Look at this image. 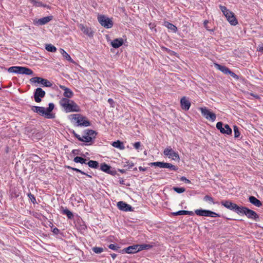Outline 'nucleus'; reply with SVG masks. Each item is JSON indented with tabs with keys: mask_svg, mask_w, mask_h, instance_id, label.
I'll use <instances>...</instances> for the list:
<instances>
[{
	"mask_svg": "<svg viewBox=\"0 0 263 263\" xmlns=\"http://www.w3.org/2000/svg\"><path fill=\"white\" fill-rule=\"evenodd\" d=\"M79 114L70 115L69 116V119H70L71 120H77V121H78V118L79 117Z\"/></svg>",
	"mask_w": 263,
	"mask_h": 263,
	"instance_id": "obj_48",
	"label": "nucleus"
},
{
	"mask_svg": "<svg viewBox=\"0 0 263 263\" xmlns=\"http://www.w3.org/2000/svg\"><path fill=\"white\" fill-rule=\"evenodd\" d=\"M222 204L228 209L233 210L237 214H240L241 206H238L236 204L229 201H224L221 202Z\"/></svg>",
	"mask_w": 263,
	"mask_h": 263,
	"instance_id": "obj_7",
	"label": "nucleus"
},
{
	"mask_svg": "<svg viewBox=\"0 0 263 263\" xmlns=\"http://www.w3.org/2000/svg\"><path fill=\"white\" fill-rule=\"evenodd\" d=\"M140 146H141V143L140 142H137L134 144V147L136 149H138Z\"/></svg>",
	"mask_w": 263,
	"mask_h": 263,
	"instance_id": "obj_51",
	"label": "nucleus"
},
{
	"mask_svg": "<svg viewBox=\"0 0 263 263\" xmlns=\"http://www.w3.org/2000/svg\"><path fill=\"white\" fill-rule=\"evenodd\" d=\"M65 167H66L68 169H70V170H72L76 172L77 173H81V174L85 175L89 178H92V176L88 174L87 173H85V172H84L79 168H77L76 167H72L71 166H68V165L65 166Z\"/></svg>",
	"mask_w": 263,
	"mask_h": 263,
	"instance_id": "obj_30",
	"label": "nucleus"
},
{
	"mask_svg": "<svg viewBox=\"0 0 263 263\" xmlns=\"http://www.w3.org/2000/svg\"><path fill=\"white\" fill-rule=\"evenodd\" d=\"M180 105L182 109L188 110L191 106V103L185 97H183L180 100Z\"/></svg>",
	"mask_w": 263,
	"mask_h": 263,
	"instance_id": "obj_21",
	"label": "nucleus"
},
{
	"mask_svg": "<svg viewBox=\"0 0 263 263\" xmlns=\"http://www.w3.org/2000/svg\"><path fill=\"white\" fill-rule=\"evenodd\" d=\"M165 162H155L149 164L151 166H158L160 168H164Z\"/></svg>",
	"mask_w": 263,
	"mask_h": 263,
	"instance_id": "obj_37",
	"label": "nucleus"
},
{
	"mask_svg": "<svg viewBox=\"0 0 263 263\" xmlns=\"http://www.w3.org/2000/svg\"><path fill=\"white\" fill-rule=\"evenodd\" d=\"M215 67L224 74H228L229 72V69L224 66L215 63Z\"/></svg>",
	"mask_w": 263,
	"mask_h": 263,
	"instance_id": "obj_29",
	"label": "nucleus"
},
{
	"mask_svg": "<svg viewBox=\"0 0 263 263\" xmlns=\"http://www.w3.org/2000/svg\"><path fill=\"white\" fill-rule=\"evenodd\" d=\"M16 66H12L8 69V71L10 73H16Z\"/></svg>",
	"mask_w": 263,
	"mask_h": 263,
	"instance_id": "obj_47",
	"label": "nucleus"
},
{
	"mask_svg": "<svg viewBox=\"0 0 263 263\" xmlns=\"http://www.w3.org/2000/svg\"><path fill=\"white\" fill-rule=\"evenodd\" d=\"M245 214L249 219L257 221L259 219V216L254 211L250 210L246 207L241 206L240 214Z\"/></svg>",
	"mask_w": 263,
	"mask_h": 263,
	"instance_id": "obj_4",
	"label": "nucleus"
},
{
	"mask_svg": "<svg viewBox=\"0 0 263 263\" xmlns=\"http://www.w3.org/2000/svg\"><path fill=\"white\" fill-rule=\"evenodd\" d=\"M139 170L140 171H145L146 170V168H144V167H142V166H139Z\"/></svg>",
	"mask_w": 263,
	"mask_h": 263,
	"instance_id": "obj_59",
	"label": "nucleus"
},
{
	"mask_svg": "<svg viewBox=\"0 0 263 263\" xmlns=\"http://www.w3.org/2000/svg\"><path fill=\"white\" fill-rule=\"evenodd\" d=\"M60 105L66 113L70 112H79L81 110L80 106L73 100L67 98H62Z\"/></svg>",
	"mask_w": 263,
	"mask_h": 263,
	"instance_id": "obj_1",
	"label": "nucleus"
},
{
	"mask_svg": "<svg viewBox=\"0 0 263 263\" xmlns=\"http://www.w3.org/2000/svg\"><path fill=\"white\" fill-rule=\"evenodd\" d=\"M173 190L178 194L182 193L185 191V188L182 187H179L174 186L173 187Z\"/></svg>",
	"mask_w": 263,
	"mask_h": 263,
	"instance_id": "obj_39",
	"label": "nucleus"
},
{
	"mask_svg": "<svg viewBox=\"0 0 263 263\" xmlns=\"http://www.w3.org/2000/svg\"><path fill=\"white\" fill-rule=\"evenodd\" d=\"M203 200L205 201H209L210 202H214V200L213 198L209 195H205L204 198Z\"/></svg>",
	"mask_w": 263,
	"mask_h": 263,
	"instance_id": "obj_46",
	"label": "nucleus"
},
{
	"mask_svg": "<svg viewBox=\"0 0 263 263\" xmlns=\"http://www.w3.org/2000/svg\"><path fill=\"white\" fill-rule=\"evenodd\" d=\"M100 170L112 176H115L117 174V172L115 168L112 167L111 166L105 163L101 164Z\"/></svg>",
	"mask_w": 263,
	"mask_h": 263,
	"instance_id": "obj_11",
	"label": "nucleus"
},
{
	"mask_svg": "<svg viewBox=\"0 0 263 263\" xmlns=\"http://www.w3.org/2000/svg\"><path fill=\"white\" fill-rule=\"evenodd\" d=\"M202 115L206 119L214 121V113L210 111L206 107L200 108Z\"/></svg>",
	"mask_w": 263,
	"mask_h": 263,
	"instance_id": "obj_19",
	"label": "nucleus"
},
{
	"mask_svg": "<svg viewBox=\"0 0 263 263\" xmlns=\"http://www.w3.org/2000/svg\"><path fill=\"white\" fill-rule=\"evenodd\" d=\"M52 232L55 235H58L60 233V230L58 229L57 228H54Z\"/></svg>",
	"mask_w": 263,
	"mask_h": 263,
	"instance_id": "obj_52",
	"label": "nucleus"
},
{
	"mask_svg": "<svg viewBox=\"0 0 263 263\" xmlns=\"http://www.w3.org/2000/svg\"><path fill=\"white\" fill-rule=\"evenodd\" d=\"M259 51H263V47H261L259 49Z\"/></svg>",
	"mask_w": 263,
	"mask_h": 263,
	"instance_id": "obj_64",
	"label": "nucleus"
},
{
	"mask_svg": "<svg viewBox=\"0 0 263 263\" xmlns=\"http://www.w3.org/2000/svg\"><path fill=\"white\" fill-rule=\"evenodd\" d=\"M54 108V104L53 103H49L48 107L45 108L46 118L54 119L55 117V114L52 113V111Z\"/></svg>",
	"mask_w": 263,
	"mask_h": 263,
	"instance_id": "obj_16",
	"label": "nucleus"
},
{
	"mask_svg": "<svg viewBox=\"0 0 263 263\" xmlns=\"http://www.w3.org/2000/svg\"><path fill=\"white\" fill-rule=\"evenodd\" d=\"M208 23V21H205L204 22V26L207 29H208V25H207Z\"/></svg>",
	"mask_w": 263,
	"mask_h": 263,
	"instance_id": "obj_61",
	"label": "nucleus"
},
{
	"mask_svg": "<svg viewBox=\"0 0 263 263\" xmlns=\"http://www.w3.org/2000/svg\"><path fill=\"white\" fill-rule=\"evenodd\" d=\"M123 40L122 38H117L111 42V45L114 48H118L121 46L123 44Z\"/></svg>",
	"mask_w": 263,
	"mask_h": 263,
	"instance_id": "obj_25",
	"label": "nucleus"
},
{
	"mask_svg": "<svg viewBox=\"0 0 263 263\" xmlns=\"http://www.w3.org/2000/svg\"><path fill=\"white\" fill-rule=\"evenodd\" d=\"M110 255L113 259H115L116 257H117V254L115 253H111L110 254Z\"/></svg>",
	"mask_w": 263,
	"mask_h": 263,
	"instance_id": "obj_58",
	"label": "nucleus"
},
{
	"mask_svg": "<svg viewBox=\"0 0 263 263\" xmlns=\"http://www.w3.org/2000/svg\"><path fill=\"white\" fill-rule=\"evenodd\" d=\"M118 171L122 173V174H124V173H126V171L125 170H123V169H118Z\"/></svg>",
	"mask_w": 263,
	"mask_h": 263,
	"instance_id": "obj_60",
	"label": "nucleus"
},
{
	"mask_svg": "<svg viewBox=\"0 0 263 263\" xmlns=\"http://www.w3.org/2000/svg\"><path fill=\"white\" fill-rule=\"evenodd\" d=\"M234 132L235 138H237L240 136V132L239 131L238 128L236 126H234Z\"/></svg>",
	"mask_w": 263,
	"mask_h": 263,
	"instance_id": "obj_42",
	"label": "nucleus"
},
{
	"mask_svg": "<svg viewBox=\"0 0 263 263\" xmlns=\"http://www.w3.org/2000/svg\"><path fill=\"white\" fill-rule=\"evenodd\" d=\"M73 161L76 163H80L81 164H86L87 159L81 157L76 156L73 159Z\"/></svg>",
	"mask_w": 263,
	"mask_h": 263,
	"instance_id": "obj_33",
	"label": "nucleus"
},
{
	"mask_svg": "<svg viewBox=\"0 0 263 263\" xmlns=\"http://www.w3.org/2000/svg\"><path fill=\"white\" fill-rule=\"evenodd\" d=\"M60 87L64 91V92L63 93V96L65 97L64 98H67L69 99L70 98H71L73 96V92L69 88L63 85H60Z\"/></svg>",
	"mask_w": 263,
	"mask_h": 263,
	"instance_id": "obj_22",
	"label": "nucleus"
},
{
	"mask_svg": "<svg viewBox=\"0 0 263 263\" xmlns=\"http://www.w3.org/2000/svg\"><path fill=\"white\" fill-rule=\"evenodd\" d=\"M124 180L123 179V178H121L119 180V183L120 184H122V185H125V182H124Z\"/></svg>",
	"mask_w": 263,
	"mask_h": 263,
	"instance_id": "obj_56",
	"label": "nucleus"
},
{
	"mask_svg": "<svg viewBox=\"0 0 263 263\" xmlns=\"http://www.w3.org/2000/svg\"><path fill=\"white\" fill-rule=\"evenodd\" d=\"M92 251L96 254H100L102 253L104 249L101 247H94L92 248Z\"/></svg>",
	"mask_w": 263,
	"mask_h": 263,
	"instance_id": "obj_40",
	"label": "nucleus"
},
{
	"mask_svg": "<svg viewBox=\"0 0 263 263\" xmlns=\"http://www.w3.org/2000/svg\"><path fill=\"white\" fill-rule=\"evenodd\" d=\"M61 213L63 215H66L69 219H72L74 217V215L73 213L70 211L68 209L66 208H64L63 206H61Z\"/></svg>",
	"mask_w": 263,
	"mask_h": 263,
	"instance_id": "obj_24",
	"label": "nucleus"
},
{
	"mask_svg": "<svg viewBox=\"0 0 263 263\" xmlns=\"http://www.w3.org/2000/svg\"><path fill=\"white\" fill-rule=\"evenodd\" d=\"M108 248L111 250L117 251L120 249V247L115 244H110L108 246Z\"/></svg>",
	"mask_w": 263,
	"mask_h": 263,
	"instance_id": "obj_44",
	"label": "nucleus"
},
{
	"mask_svg": "<svg viewBox=\"0 0 263 263\" xmlns=\"http://www.w3.org/2000/svg\"><path fill=\"white\" fill-rule=\"evenodd\" d=\"M228 74H230L231 77L235 78V79H237V80L238 79V76L237 74H236L234 72L231 71L230 70H229V72H228Z\"/></svg>",
	"mask_w": 263,
	"mask_h": 263,
	"instance_id": "obj_49",
	"label": "nucleus"
},
{
	"mask_svg": "<svg viewBox=\"0 0 263 263\" xmlns=\"http://www.w3.org/2000/svg\"><path fill=\"white\" fill-rule=\"evenodd\" d=\"M249 200L250 203L257 207H260L262 205L261 202L254 196H250L249 198Z\"/></svg>",
	"mask_w": 263,
	"mask_h": 263,
	"instance_id": "obj_26",
	"label": "nucleus"
},
{
	"mask_svg": "<svg viewBox=\"0 0 263 263\" xmlns=\"http://www.w3.org/2000/svg\"><path fill=\"white\" fill-rule=\"evenodd\" d=\"M108 103L111 105V106L114 107V104H115V102L113 99L109 98L108 99Z\"/></svg>",
	"mask_w": 263,
	"mask_h": 263,
	"instance_id": "obj_53",
	"label": "nucleus"
},
{
	"mask_svg": "<svg viewBox=\"0 0 263 263\" xmlns=\"http://www.w3.org/2000/svg\"><path fill=\"white\" fill-rule=\"evenodd\" d=\"M154 246L151 244H141L139 245V248L140 251L143 250H149L151 249Z\"/></svg>",
	"mask_w": 263,
	"mask_h": 263,
	"instance_id": "obj_34",
	"label": "nucleus"
},
{
	"mask_svg": "<svg viewBox=\"0 0 263 263\" xmlns=\"http://www.w3.org/2000/svg\"><path fill=\"white\" fill-rule=\"evenodd\" d=\"M111 145L119 149L123 150L125 149V146L123 142L120 140L112 142Z\"/></svg>",
	"mask_w": 263,
	"mask_h": 263,
	"instance_id": "obj_27",
	"label": "nucleus"
},
{
	"mask_svg": "<svg viewBox=\"0 0 263 263\" xmlns=\"http://www.w3.org/2000/svg\"><path fill=\"white\" fill-rule=\"evenodd\" d=\"M140 251L139 245H133L129 246L124 249L120 250L119 252L122 253L134 254Z\"/></svg>",
	"mask_w": 263,
	"mask_h": 263,
	"instance_id": "obj_13",
	"label": "nucleus"
},
{
	"mask_svg": "<svg viewBox=\"0 0 263 263\" xmlns=\"http://www.w3.org/2000/svg\"><path fill=\"white\" fill-rule=\"evenodd\" d=\"M27 196L28 197L29 200L33 203V204H35L37 203L35 196L30 192L27 194Z\"/></svg>",
	"mask_w": 263,
	"mask_h": 263,
	"instance_id": "obj_38",
	"label": "nucleus"
},
{
	"mask_svg": "<svg viewBox=\"0 0 263 263\" xmlns=\"http://www.w3.org/2000/svg\"><path fill=\"white\" fill-rule=\"evenodd\" d=\"M219 8L231 25L235 26L238 24V21L234 13L228 10L225 6L220 5Z\"/></svg>",
	"mask_w": 263,
	"mask_h": 263,
	"instance_id": "obj_2",
	"label": "nucleus"
},
{
	"mask_svg": "<svg viewBox=\"0 0 263 263\" xmlns=\"http://www.w3.org/2000/svg\"><path fill=\"white\" fill-rule=\"evenodd\" d=\"M78 126L87 127L91 125L89 121L86 120V117L79 115L77 121Z\"/></svg>",
	"mask_w": 263,
	"mask_h": 263,
	"instance_id": "obj_18",
	"label": "nucleus"
},
{
	"mask_svg": "<svg viewBox=\"0 0 263 263\" xmlns=\"http://www.w3.org/2000/svg\"><path fill=\"white\" fill-rule=\"evenodd\" d=\"M30 83H41L43 86L50 87L52 86V83L47 79L41 77H33L30 79Z\"/></svg>",
	"mask_w": 263,
	"mask_h": 263,
	"instance_id": "obj_6",
	"label": "nucleus"
},
{
	"mask_svg": "<svg viewBox=\"0 0 263 263\" xmlns=\"http://www.w3.org/2000/svg\"><path fill=\"white\" fill-rule=\"evenodd\" d=\"M46 92L42 88L40 87L36 88L33 92L34 101L37 103L41 102L42 101V98H44Z\"/></svg>",
	"mask_w": 263,
	"mask_h": 263,
	"instance_id": "obj_8",
	"label": "nucleus"
},
{
	"mask_svg": "<svg viewBox=\"0 0 263 263\" xmlns=\"http://www.w3.org/2000/svg\"><path fill=\"white\" fill-rule=\"evenodd\" d=\"M164 25L165 27L168 28V29L170 30L172 32L175 33L177 31V27L174 25V24L170 23L167 21H165L164 22Z\"/></svg>",
	"mask_w": 263,
	"mask_h": 263,
	"instance_id": "obj_28",
	"label": "nucleus"
},
{
	"mask_svg": "<svg viewBox=\"0 0 263 263\" xmlns=\"http://www.w3.org/2000/svg\"><path fill=\"white\" fill-rule=\"evenodd\" d=\"M31 3L33 4V6L34 5V4H35V2H36V1L37 0H29Z\"/></svg>",
	"mask_w": 263,
	"mask_h": 263,
	"instance_id": "obj_62",
	"label": "nucleus"
},
{
	"mask_svg": "<svg viewBox=\"0 0 263 263\" xmlns=\"http://www.w3.org/2000/svg\"><path fill=\"white\" fill-rule=\"evenodd\" d=\"M86 164L92 168H98L99 166V162L95 160H89L86 163Z\"/></svg>",
	"mask_w": 263,
	"mask_h": 263,
	"instance_id": "obj_32",
	"label": "nucleus"
},
{
	"mask_svg": "<svg viewBox=\"0 0 263 263\" xmlns=\"http://www.w3.org/2000/svg\"><path fill=\"white\" fill-rule=\"evenodd\" d=\"M163 154L164 155L168 156V158H172L174 160H180V157L178 153L175 152L170 147H166V148H165L163 151Z\"/></svg>",
	"mask_w": 263,
	"mask_h": 263,
	"instance_id": "obj_9",
	"label": "nucleus"
},
{
	"mask_svg": "<svg viewBox=\"0 0 263 263\" xmlns=\"http://www.w3.org/2000/svg\"><path fill=\"white\" fill-rule=\"evenodd\" d=\"M35 7H46V8H49V6L46 4H43L42 2L37 1L36 2H35V4L34 5Z\"/></svg>",
	"mask_w": 263,
	"mask_h": 263,
	"instance_id": "obj_45",
	"label": "nucleus"
},
{
	"mask_svg": "<svg viewBox=\"0 0 263 263\" xmlns=\"http://www.w3.org/2000/svg\"><path fill=\"white\" fill-rule=\"evenodd\" d=\"M31 110L35 113L39 114L40 116L45 117L46 118L45 108L44 107L31 106Z\"/></svg>",
	"mask_w": 263,
	"mask_h": 263,
	"instance_id": "obj_20",
	"label": "nucleus"
},
{
	"mask_svg": "<svg viewBox=\"0 0 263 263\" xmlns=\"http://www.w3.org/2000/svg\"><path fill=\"white\" fill-rule=\"evenodd\" d=\"M18 196H19V195H18V194H16V193H14V196L15 198L18 197Z\"/></svg>",
	"mask_w": 263,
	"mask_h": 263,
	"instance_id": "obj_63",
	"label": "nucleus"
},
{
	"mask_svg": "<svg viewBox=\"0 0 263 263\" xmlns=\"http://www.w3.org/2000/svg\"><path fill=\"white\" fill-rule=\"evenodd\" d=\"M216 128L223 134L230 135L232 134V129L228 124H224L221 122H219L216 124Z\"/></svg>",
	"mask_w": 263,
	"mask_h": 263,
	"instance_id": "obj_10",
	"label": "nucleus"
},
{
	"mask_svg": "<svg viewBox=\"0 0 263 263\" xmlns=\"http://www.w3.org/2000/svg\"><path fill=\"white\" fill-rule=\"evenodd\" d=\"M126 163L127 164H128V169H129L134 166V163L133 162L129 163V161H127Z\"/></svg>",
	"mask_w": 263,
	"mask_h": 263,
	"instance_id": "obj_54",
	"label": "nucleus"
},
{
	"mask_svg": "<svg viewBox=\"0 0 263 263\" xmlns=\"http://www.w3.org/2000/svg\"><path fill=\"white\" fill-rule=\"evenodd\" d=\"M164 168H168L171 170L176 171L178 170V168L177 166L173 165L171 163L165 162Z\"/></svg>",
	"mask_w": 263,
	"mask_h": 263,
	"instance_id": "obj_36",
	"label": "nucleus"
},
{
	"mask_svg": "<svg viewBox=\"0 0 263 263\" xmlns=\"http://www.w3.org/2000/svg\"><path fill=\"white\" fill-rule=\"evenodd\" d=\"M195 213L200 216L214 217V212L208 210L197 209L195 211Z\"/></svg>",
	"mask_w": 263,
	"mask_h": 263,
	"instance_id": "obj_14",
	"label": "nucleus"
},
{
	"mask_svg": "<svg viewBox=\"0 0 263 263\" xmlns=\"http://www.w3.org/2000/svg\"><path fill=\"white\" fill-rule=\"evenodd\" d=\"M186 211L185 210H180L176 212H173L172 214L173 216H178V215H186Z\"/></svg>",
	"mask_w": 263,
	"mask_h": 263,
	"instance_id": "obj_41",
	"label": "nucleus"
},
{
	"mask_svg": "<svg viewBox=\"0 0 263 263\" xmlns=\"http://www.w3.org/2000/svg\"><path fill=\"white\" fill-rule=\"evenodd\" d=\"M180 180L182 181L185 182L186 183H190L191 181L187 178H185L184 176H182L180 178Z\"/></svg>",
	"mask_w": 263,
	"mask_h": 263,
	"instance_id": "obj_50",
	"label": "nucleus"
},
{
	"mask_svg": "<svg viewBox=\"0 0 263 263\" xmlns=\"http://www.w3.org/2000/svg\"><path fill=\"white\" fill-rule=\"evenodd\" d=\"M118 208L123 211L131 212L133 211L132 206L124 201H119L117 203Z\"/></svg>",
	"mask_w": 263,
	"mask_h": 263,
	"instance_id": "obj_15",
	"label": "nucleus"
},
{
	"mask_svg": "<svg viewBox=\"0 0 263 263\" xmlns=\"http://www.w3.org/2000/svg\"><path fill=\"white\" fill-rule=\"evenodd\" d=\"M69 132L74 136L75 138H76L78 140H82L81 138V136L77 134L73 129H69Z\"/></svg>",
	"mask_w": 263,
	"mask_h": 263,
	"instance_id": "obj_43",
	"label": "nucleus"
},
{
	"mask_svg": "<svg viewBox=\"0 0 263 263\" xmlns=\"http://www.w3.org/2000/svg\"><path fill=\"white\" fill-rule=\"evenodd\" d=\"M46 50L51 52H55L57 51L56 47L52 44H47L45 46Z\"/></svg>",
	"mask_w": 263,
	"mask_h": 263,
	"instance_id": "obj_35",
	"label": "nucleus"
},
{
	"mask_svg": "<svg viewBox=\"0 0 263 263\" xmlns=\"http://www.w3.org/2000/svg\"><path fill=\"white\" fill-rule=\"evenodd\" d=\"M79 27L81 30L85 34L87 35L89 37H92L93 35V32L92 31L91 28L88 27L86 26H84L82 24L79 25Z\"/></svg>",
	"mask_w": 263,
	"mask_h": 263,
	"instance_id": "obj_23",
	"label": "nucleus"
},
{
	"mask_svg": "<svg viewBox=\"0 0 263 263\" xmlns=\"http://www.w3.org/2000/svg\"><path fill=\"white\" fill-rule=\"evenodd\" d=\"M186 215H193L194 213L192 211H186Z\"/></svg>",
	"mask_w": 263,
	"mask_h": 263,
	"instance_id": "obj_57",
	"label": "nucleus"
},
{
	"mask_svg": "<svg viewBox=\"0 0 263 263\" xmlns=\"http://www.w3.org/2000/svg\"><path fill=\"white\" fill-rule=\"evenodd\" d=\"M79 149H73L72 151V153L74 155H77L79 154Z\"/></svg>",
	"mask_w": 263,
	"mask_h": 263,
	"instance_id": "obj_55",
	"label": "nucleus"
},
{
	"mask_svg": "<svg viewBox=\"0 0 263 263\" xmlns=\"http://www.w3.org/2000/svg\"><path fill=\"white\" fill-rule=\"evenodd\" d=\"M99 23L105 28H111L113 26V22L111 18H109L104 15H99L98 16Z\"/></svg>",
	"mask_w": 263,
	"mask_h": 263,
	"instance_id": "obj_5",
	"label": "nucleus"
},
{
	"mask_svg": "<svg viewBox=\"0 0 263 263\" xmlns=\"http://www.w3.org/2000/svg\"><path fill=\"white\" fill-rule=\"evenodd\" d=\"M85 135L82 137H81L82 140H78L80 141L86 143L92 142L96 138L97 136V132L92 129H85L84 131Z\"/></svg>",
	"mask_w": 263,
	"mask_h": 263,
	"instance_id": "obj_3",
	"label": "nucleus"
},
{
	"mask_svg": "<svg viewBox=\"0 0 263 263\" xmlns=\"http://www.w3.org/2000/svg\"><path fill=\"white\" fill-rule=\"evenodd\" d=\"M53 19V16H48L40 19L33 20V23L34 25L42 26L47 24Z\"/></svg>",
	"mask_w": 263,
	"mask_h": 263,
	"instance_id": "obj_12",
	"label": "nucleus"
},
{
	"mask_svg": "<svg viewBox=\"0 0 263 263\" xmlns=\"http://www.w3.org/2000/svg\"><path fill=\"white\" fill-rule=\"evenodd\" d=\"M60 52L62 54L63 57L69 62L74 63V61L71 59L70 56L63 49H60Z\"/></svg>",
	"mask_w": 263,
	"mask_h": 263,
	"instance_id": "obj_31",
	"label": "nucleus"
},
{
	"mask_svg": "<svg viewBox=\"0 0 263 263\" xmlns=\"http://www.w3.org/2000/svg\"><path fill=\"white\" fill-rule=\"evenodd\" d=\"M16 71L17 74L26 75H32L33 73V71L31 69L23 66H16Z\"/></svg>",
	"mask_w": 263,
	"mask_h": 263,
	"instance_id": "obj_17",
	"label": "nucleus"
}]
</instances>
